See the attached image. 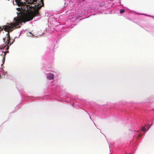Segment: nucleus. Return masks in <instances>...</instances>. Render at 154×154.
<instances>
[{
	"label": "nucleus",
	"mask_w": 154,
	"mask_h": 154,
	"mask_svg": "<svg viewBox=\"0 0 154 154\" xmlns=\"http://www.w3.org/2000/svg\"><path fill=\"white\" fill-rule=\"evenodd\" d=\"M37 0H23V4L22 6L21 9L22 10L27 12L24 14L22 17H20L23 22L25 23L26 21H29L32 20L33 17L38 16L39 13V10L44 6V0H41L40 2L42 4V5H39L41 3H38L37 5H34L33 6H30L32 4L36 3Z\"/></svg>",
	"instance_id": "obj_1"
},
{
	"label": "nucleus",
	"mask_w": 154,
	"mask_h": 154,
	"mask_svg": "<svg viewBox=\"0 0 154 154\" xmlns=\"http://www.w3.org/2000/svg\"><path fill=\"white\" fill-rule=\"evenodd\" d=\"M23 21L20 19V17H17L16 18H14V22L13 23H11L10 25H5L2 27H0V32L4 30L5 31H8L11 30V32L13 31V28L14 27L15 28H18L20 27V25H21Z\"/></svg>",
	"instance_id": "obj_2"
},
{
	"label": "nucleus",
	"mask_w": 154,
	"mask_h": 154,
	"mask_svg": "<svg viewBox=\"0 0 154 154\" xmlns=\"http://www.w3.org/2000/svg\"><path fill=\"white\" fill-rule=\"evenodd\" d=\"M9 1V0H8ZM17 5L19 6H22L24 3H23V0H15Z\"/></svg>",
	"instance_id": "obj_3"
},
{
	"label": "nucleus",
	"mask_w": 154,
	"mask_h": 154,
	"mask_svg": "<svg viewBox=\"0 0 154 154\" xmlns=\"http://www.w3.org/2000/svg\"><path fill=\"white\" fill-rule=\"evenodd\" d=\"M7 40L6 41V42H5L6 45H11L13 42H12V43H10V40H11V38L10 37H7Z\"/></svg>",
	"instance_id": "obj_4"
},
{
	"label": "nucleus",
	"mask_w": 154,
	"mask_h": 154,
	"mask_svg": "<svg viewBox=\"0 0 154 154\" xmlns=\"http://www.w3.org/2000/svg\"><path fill=\"white\" fill-rule=\"evenodd\" d=\"M54 76V75L53 74H50L49 76H47V78L51 80L53 79Z\"/></svg>",
	"instance_id": "obj_5"
},
{
	"label": "nucleus",
	"mask_w": 154,
	"mask_h": 154,
	"mask_svg": "<svg viewBox=\"0 0 154 154\" xmlns=\"http://www.w3.org/2000/svg\"><path fill=\"white\" fill-rule=\"evenodd\" d=\"M125 11V10L123 9H121L120 11V13L121 14L123 13Z\"/></svg>",
	"instance_id": "obj_6"
},
{
	"label": "nucleus",
	"mask_w": 154,
	"mask_h": 154,
	"mask_svg": "<svg viewBox=\"0 0 154 154\" xmlns=\"http://www.w3.org/2000/svg\"><path fill=\"white\" fill-rule=\"evenodd\" d=\"M141 130L142 131H146V129L145 127H142Z\"/></svg>",
	"instance_id": "obj_7"
},
{
	"label": "nucleus",
	"mask_w": 154,
	"mask_h": 154,
	"mask_svg": "<svg viewBox=\"0 0 154 154\" xmlns=\"http://www.w3.org/2000/svg\"><path fill=\"white\" fill-rule=\"evenodd\" d=\"M9 31H10V30H9L8 31V32L7 34V37L9 38V37H10V34H9ZM10 31H11V30H10Z\"/></svg>",
	"instance_id": "obj_8"
},
{
	"label": "nucleus",
	"mask_w": 154,
	"mask_h": 154,
	"mask_svg": "<svg viewBox=\"0 0 154 154\" xmlns=\"http://www.w3.org/2000/svg\"><path fill=\"white\" fill-rule=\"evenodd\" d=\"M152 125V124H151L150 125V126L148 127V129Z\"/></svg>",
	"instance_id": "obj_9"
},
{
	"label": "nucleus",
	"mask_w": 154,
	"mask_h": 154,
	"mask_svg": "<svg viewBox=\"0 0 154 154\" xmlns=\"http://www.w3.org/2000/svg\"><path fill=\"white\" fill-rule=\"evenodd\" d=\"M3 39V40H4V42H5V38H4Z\"/></svg>",
	"instance_id": "obj_10"
},
{
	"label": "nucleus",
	"mask_w": 154,
	"mask_h": 154,
	"mask_svg": "<svg viewBox=\"0 0 154 154\" xmlns=\"http://www.w3.org/2000/svg\"><path fill=\"white\" fill-rule=\"evenodd\" d=\"M9 48V47L8 46V47H7L6 49H8V48Z\"/></svg>",
	"instance_id": "obj_11"
},
{
	"label": "nucleus",
	"mask_w": 154,
	"mask_h": 154,
	"mask_svg": "<svg viewBox=\"0 0 154 154\" xmlns=\"http://www.w3.org/2000/svg\"><path fill=\"white\" fill-rule=\"evenodd\" d=\"M82 1H84L85 0H82Z\"/></svg>",
	"instance_id": "obj_12"
}]
</instances>
